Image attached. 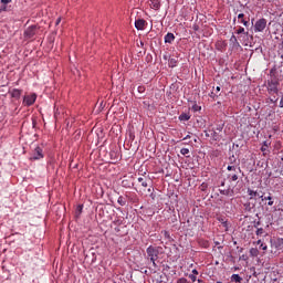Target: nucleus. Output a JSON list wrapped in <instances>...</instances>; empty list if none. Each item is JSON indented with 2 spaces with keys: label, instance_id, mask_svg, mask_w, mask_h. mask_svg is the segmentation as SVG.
Segmentation results:
<instances>
[{
  "label": "nucleus",
  "instance_id": "1",
  "mask_svg": "<svg viewBox=\"0 0 283 283\" xmlns=\"http://www.w3.org/2000/svg\"><path fill=\"white\" fill-rule=\"evenodd\" d=\"M146 253H147L149 260L153 262V265L155 268L158 266L156 264V260H158V255L160 254V251L158 250V248H154L150 245L147 248Z\"/></svg>",
  "mask_w": 283,
  "mask_h": 283
},
{
  "label": "nucleus",
  "instance_id": "50",
  "mask_svg": "<svg viewBox=\"0 0 283 283\" xmlns=\"http://www.w3.org/2000/svg\"><path fill=\"white\" fill-rule=\"evenodd\" d=\"M198 282L200 283V282H202L201 280H198Z\"/></svg>",
  "mask_w": 283,
  "mask_h": 283
},
{
  "label": "nucleus",
  "instance_id": "40",
  "mask_svg": "<svg viewBox=\"0 0 283 283\" xmlns=\"http://www.w3.org/2000/svg\"><path fill=\"white\" fill-rule=\"evenodd\" d=\"M210 96H211V98H218V96H216V95L213 94V92H211Z\"/></svg>",
  "mask_w": 283,
  "mask_h": 283
},
{
  "label": "nucleus",
  "instance_id": "13",
  "mask_svg": "<svg viewBox=\"0 0 283 283\" xmlns=\"http://www.w3.org/2000/svg\"><path fill=\"white\" fill-rule=\"evenodd\" d=\"M176 36L174 35V33H167L165 36V43H174Z\"/></svg>",
  "mask_w": 283,
  "mask_h": 283
},
{
  "label": "nucleus",
  "instance_id": "4",
  "mask_svg": "<svg viewBox=\"0 0 283 283\" xmlns=\"http://www.w3.org/2000/svg\"><path fill=\"white\" fill-rule=\"evenodd\" d=\"M277 85H280L277 80H271L268 83V91L270 92V94H277Z\"/></svg>",
  "mask_w": 283,
  "mask_h": 283
},
{
  "label": "nucleus",
  "instance_id": "27",
  "mask_svg": "<svg viewBox=\"0 0 283 283\" xmlns=\"http://www.w3.org/2000/svg\"><path fill=\"white\" fill-rule=\"evenodd\" d=\"M177 283H189V281L186 277H180L177 280Z\"/></svg>",
  "mask_w": 283,
  "mask_h": 283
},
{
  "label": "nucleus",
  "instance_id": "48",
  "mask_svg": "<svg viewBox=\"0 0 283 283\" xmlns=\"http://www.w3.org/2000/svg\"><path fill=\"white\" fill-rule=\"evenodd\" d=\"M221 187H224V181L221 182Z\"/></svg>",
  "mask_w": 283,
  "mask_h": 283
},
{
  "label": "nucleus",
  "instance_id": "39",
  "mask_svg": "<svg viewBox=\"0 0 283 283\" xmlns=\"http://www.w3.org/2000/svg\"><path fill=\"white\" fill-rule=\"evenodd\" d=\"M231 41H238V38H235V35H232Z\"/></svg>",
  "mask_w": 283,
  "mask_h": 283
},
{
  "label": "nucleus",
  "instance_id": "5",
  "mask_svg": "<svg viewBox=\"0 0 283 283\" xmlns=\"http://www.w3.org/2000/svg\"><path fill=\"white\" fill-rule=\"evenodd\" d=\"M35 102H36V94H31V95L24 96L23 103L28 107H30V105H34Z\"/></svg>",
  "mask_w": 283,
  "mask_h": 283
},
{
  "label": "nucleus",
  "instance_id": "37",
  "mask_svg": "<svg viewBox=\"0 0 283 283\" xmlns=\"http://www.w3.org/2000/svg\"><path fill=\"white\" fill-rule=\"evenodd\" d=\"M279 107H283V97L281 98V101L279 103Z\"/></svg>",
  "mask_w": 283,
  "mask_h": 283
},
{
  "label": "nucleus",
  "instance_id": "16",
  "mask_svg": "<svg viewBox=\"0 0 283 283\" xmlns=\"http://www.w3.org/2000/svg\"><path fill=\"white\" fill-rule=\"evenodd\" d=\"M232 282L242 283V277L239 274H233L231 276Z\"/></svg>",
  "mask_w": 283,
  "mask_h": 283
},
{
  "label": "nucleus",
  "instance_id": "7",
  "mask_svg": "<svg viewBox=\"0 0 283 283\" xmlns=\"http://www.w3.org/2000/svg\"><path fill=\"white\" fill-rule=\"evenodd\" d=\"M271 244L277 251H282V249H283V239L279 238V239L271 240Z\"/></svg>",
  "mask_w": 283,
  "mask_h": 283
},
{
  "label": "nucleus",
  "instance_id": "49",
  "mask_svg": "<svg viewBox=\"0 0 283 283\" xmlns=\"http://www.w3.org/2000/svg\"><path fill=\"white\" fill-rule=\"evenodd\" d=\"M148 191L151 192V188H149Z\"/></svg>",
  "mask_w": 283,
  "mask_h": 283
},
{
  "label": "nucleus",
  "instance_id": "31",
  "mask_svg": "<svg viewBox=\"0 0 283 283\" xmlns=\"http://www.w3.org/2000/svg\"><path fill=\"white\" fill-rule=\"evenodd\" d=\"M137 90H138L139 94L145 93V86H138Z\"/></svg>",
  "mask_w": 283,
  "mask_h": 283
},
{
  "label": "nucleus",
  "instance_id": "43",
  "mask_svg": "<svg viewBox=\"0 0 283 283\" xmlns=\"http://www.w3.org/2000/svg\"><path fill=\"white\" fill-rule=\"evenodd\" d=\"M55 23L59 25V23H61V18H59Z\"/></svg>",
  "mask_w": 283,
  "mask_h": 283
},
{
  "label": "nucleus",
  "instance_id": "14",
  "mask_svg": "<svg viewBox=\"0 0 283 283\" xmlns=\"http://www.w3.org/2000/svg\"><path fill=\"white\" fill-rule=\"evenodd\" d=\"M238 19L241 21V23H243L245 28H249V21L244 20V13H240Z\"/></svg>",
  "mask_w": 283,
  "mask_h": 283
},
{
  "label": "nucleus",
  "instance_id": "2",
  "mask_svg": "<svg viewBox=\"0 0 283 283\" xmlns=\"http://www.w3.org/2000/svg\"><path fill=\"white\" fill-rule=\"evenodd\" d=\"M266 29V19L261 18L254 24V32H264Z\"/></svg>",
  "mask_w": 283,
  "mask_h": 283
},
{
  "label": "nucleus",
  "instance_id": "28",
  "mask_svg": "<svg viewBox=\"0 0 283 283\" xmlns=\"http://www.w3.org/2000/svg\"><path fill=\"white\" fill-rule=\"evenodd\" d=\"M266 149H269V145L264 142V145L261 147V151H266Z\"/></svg>",
  "mask_w": 283,
  "mask_h": 283
},
{
  "label": "nucleus",
  "instance_id": "3",
  "mask_svg": "<svg viewBox=\"0 0 283 283\" xmlns=\"http://www.w3.org/2000/svg\"><path fill=\"white\" fill-rule=\"evenodd\" d=\"M36 32H39V27L36 25H31L24 31V36L25 39H32Z\"/></svg>",
  "mask_w": 283,
  "mask_h": 283
},
{
  "label": "nucleus",
  "instance_id": "12",
  "mask_svg": "<svg viewBox=\"0 0 283 283\" xmlns=\"http://www.w3.org/2000/svg\"><path fill=\"white\" fill-rule=\"evenodd\" d=\"M150 8L154 10H160V0H150Z\"/></svg>",
  "mask_w": 283,
  "mask_h": 283
},
{
  "label": "nucleus",
  "instance_id": "9",
  "mask_svg": "<svg viewBox=\"0 0 283 283\" xmlns=\"http://www.w3.org/2000/svg\"><path fill=\"white\" fill-rule=\"evenodd\" d=\"M145 25H147V21H145L144 19H139L135 22V28L137 30H145Z\"/></svg>",
  "mask_w": 283,
  "mask_h": 283
},
{
  "label": "nucleus",
  "instance_id": "24",
  "mask_svg": "<svg viewBox=\"0 0 283 283\" xmlns=\"http://www.w3.org/2000/svg\"><path fill=\"white\" fill-rule=\"evenodd\" d=\"M228 171L238 172V167H235V166H228Z\"/></svg>",
  "mask_w": 283,
  "mask_h": 283
},
{
  "label": "nucleus",
  "instance_id": "47",
  "mask_svg": "<svg viewBox=\"0 0 283 283\" xmlns=\"http://www.w3.org/2000/svg\"><path fill=\"white\" fill-rule=\"evenodd\" d=\"M216 247L220 245V242H214Z\"/></svg>",
  "mask_w": 283,
  "mask_h": 283
},
{
  "label": "nucleus",
  "instance_id": "46",
  "mask_svg": "<svg viewBox=\"0 0 283 283\" xmlns=\"http://www.w3.org/2000/svg\"><path fill=\"white\" fill-rule=\"evenodd\" d=\"M222 224H224L227 227V222L224 220H222Z\"/></svg>",
  "mask_w": 283,
  "mask_h": 283
},
{
  "label": "nucleus",
  "instance_id": "34",
  "mask_svg": "<svg viewBox=\"0 0 283 283\" xmlns=\"http://www.w3.org/2000/svg\"><path fill=\"white\" fill-rule=\"evenodd\" d=\"M189 277H190V280H191L192 282H196V280H197L196 274H190Z\"/></svg>",
  "mask_w": 283,
  "mask_h": 283
},
{
  "label": "nucleus",
  "instance_id": "30",
  "mask_svg": "<svg viewBox=\"0 0 283 283\" xmlns=\"http://www.w3.org/2000/svg\"><path fill=\"white\" fill-rule=\"evenodd\" d=\"M2 6H8V3H12V0H1Z\"/></svg>",
  "mask_w": 283,
  "mask_h": 283
},
{
  "label": "nucleus",
  "instance_id": "18",
  "mask_svg": "<svg viewBox=\"0 0 283 283\" xmlns=\"http://www.w3.org/2000/svg\"><path fill=\"white\" fill-rule=\"evenodd\" d=\"M248 193H249V196H251V197H250V200H253V198H255V196H260V195L258 193V191H253V190H251V189H248Z\"/></svg>",
  "mask_w": 283,
  "mask_h": 283
},
{
  "label": "nucleus",
  "instance_id": "41",
  "mask_svg": "<svg viewBox=\"0 0 283 283\" xmlns=\"http://www.w3.org/2000/svg\"><path fill=\"white\" fill-rule=\"evenodd\" d=\"M195 112H198V109H200V107L198 105L193 106Z\"/></svg>",
  "mask_w": 283,
  "mask_h": 283
},
{
  "label": "nucleus",
  "instance_id": "36",
  "mask_svg": "<svg viewBox=\"0 0 283 283\" xmlns=\"http://www.w3.org/2000/svg\"><path fill=\"white\" fill-rule=\"evenodd\" d=\"M165 238H169V232L167 230L163 231Z\"/></svg>",
  "mask_w": 283,
  "mask_h": 283
},
{
  "label": "nucleus",
  "instance_id": "20",
  "mask_svg": "<svg viewBox=\"0 0 283 283\" xmlns=\"http://www.w3.org/2000/svg\"><path fill=\"white\" fill-rule=\"evenodd\" d=\"M237 161H238V159L235 158L234 155H232V156L229 157V163H230V165H235Z\"/></svg>",
  "mask_w": 283,
  "mask_h": 283
},
{
  "label": "nucleus",
  "instance_id": "45",
  "mask_svg": "<svg viewBox=\"0 0 283 283\" xmlns=\"http://www.w3.org/2000/svg\"><path fill=\"white\" fill-rule=\"evenodd\" d=\"M256 244H262V240H259V241L256 242Z\"/></svg>",
  "mask_w": 283,
  "mask_h": 283
},
{
  "label": "nucleus",
  "instance_id": "35",
  "mask_svg": "<svg viewBox=\"0 0 283 283\" xmlns=\"http://www.w3.org/2000/svg\"><path fill=\"white\" fill-rule=\"evenodd\" d=\"M260 249H262V251H266L268 247L264 243H261Z\"/></svg>",
  "mask_w": 283,
  "mask_h": 283
},
{
  "label": "nucleus",
  "instance_id": "25",
  "mask_svg": "<svg viewBox=\"0 0 283 283\" xmlns=\"http://www.w3.org/2000/svg\"><path fill=\"white\" fill-rule=\"evenodd\" d=\"M250 253H251V255H253V258L258 256V249L252 248L250 250Z\"/></svg>",
  "mask_w": 283,
  "mask_h": 283
},
{
  "label": "nucleus",
  "instance_id": "11",
  "mask_svg": "<svg viewBox=\"0 0 283 283\" xmlns=\"http://www.w3.org/2000/svg\"><path fill=\"white\" fill-rule=\"evenodd\" d=\"M21 90H19V88H13L11 92H10V94H11V97L12 98H17V99H19V98H21Z\"/></svg>",
  "mask_w": 283,
  "mask_h": 283
},
{
  "label": "nucleus",
  "instance_id": "23",
  "mask_svg": "<svg viewBox=\"0 0 283 283\" xmlns=\"http://www.w3.org/2000/svg\"><path fill=\"white\" fill-rule=\"evenodd\" d=\"M237 34H247V35H249V32L244 33V28L240 27L239 30L237 31Z\"/></svg>",
  "mask_w": 283,
  "mask_h": 283
},
{
  "label": "nucleus",
  "instance_id": "44",
  "mask_svg": "<svg viewBox=\"0 0 283 283\" xmlns=\"http://www.w3.org/2000/svg\"><path fill=\"white\" fill-rule=\"evenodd\" d=\"M189 138H191V136L187 135V136L184 138V140H187V139H189Z\"/></svg>",
  "mask_w": 283,
  "mask_h": 283
},
{
  "label": "nucleus",
  "instance_id": "17",
  "mask_svg": "<svg viewBox=\"0 0 283 283\" xmlns=\"http://www.w3.org/2000/svg\"><path fill=\"white\" fill-rule=\"evenodd\" d=\"M168 65H169V67H176V66L178 65V60H176V59H170V60L168 61Z\"/></svg>",
  "mask_w": 283,
  "mask_h": 283
},
{
  "label": "nucleus",
  "instance_id": "15",
  "mask_svg": "<svg viewBox=\"0 0 283 283\" xmlns=\"http://www.w3.org/2000/svg\"><path fill=\"white\" fill-rule=\"evenodd\" d=\"M260 198L264 201V200H268V206L269 207H273V198L271 197V196H269V197H264V196H260Z\"/></svg>",
  "mask_w": 283,
  "mask_h": 283
},
{
  "label": "nucleus",
  "instance_id": "21",
  "mask_svg": "<svg viewBox=\"0 0 283 283\" xmlns=\"http://www.w3.org/2000/svg\"><path fill=\"white\" fill-rule=\"evenodd\" d=\"M220 86H217L216 88H213L212 94H214V96H220Z\"/></svg>",
  "mask_w": 283,
  "mask_h": 283
},
{
  "label": "nucleus",
  "instance_id": "22",
  "mask_svg": "<svg viewBox=\"0 0 283 283\" xmlns=\"http://www.w3.org/2000/svg\"><path fill=\"white\" fill-rule=\"evenodd\" d=\"M117 202H118V205H120V207H125V198L119 197Z\"/></svg>",
  "mask_w": 283,
  "mask_h": 283
},
{
  "label": "nucleus",
  "instance_id": "33",
  "mask_svg": "<svg viewBox=\"0 0 283 283\" xmlns=\"http://www.w3.org/2000/svg\"><path fill=\"white\" fill-rule=\"evenodd\" d=\"M1 10H2L3 12H8V6H7V4H2Z\"/></svg>",
  "mask_w": 283,
  "mask_h": 283
},
{
  "label": "nucleus",
  "instance_id": "29",
  "mask_svg": "<svg viewBox=\"0 0 283 283\" xmlns=\"http://www.w3.org/2000/svg\"><path fill=\"white\" fill-rule=\"evenodd\" d=\"M263 233H264V229L259 228V229L256 230V235H262Z\"/></svg>",
  "mask_w": 283,
  "mask_h": 283
},
{
  "label": "nucleus",
  "instance_id": "10",
  "mask_svg": "<svg viewBox=\"0 0 283 283\" xmlns=\"http://www.w3.org/2000/svg\"><path fill=\"white\" fill-rule=\"evenodd\" d=\"M138 182H140L142 187L147 188L149 187V178L147 177H139Z\"/></svg>",
  "mask_w": 283,
  "mask_h": 283
},
{
  "label": "nucleus",
  "instance_id": "42",
  "mask_svg": "<svg viewBox=\"0 0 283 283\" xmlns=\"http://www.w3.org/2000/svg\"><path fill=\"white\" fill-rule=\"evenodd\" d=\"M193 275H198V270H192Z\"/></svg>",
  "mask_w": 283,
  "mask_h": 283
},
{
  "label": "nucleus",
  "instance_id": "19",
  "mask_svg": "<svg viewBox=\"0 0 283 283\" xmlns=\"http://www.w3.org/2000/svg\"><path fill=\"white\" fill-rule=\"evenodd\" d=\"M189 118H191V116H189L185 113L179 116V120H189Z\"/></svg>",
  "mask_w": 283,
  "mask_h": 283
},
{
  "label": "nucleus",
  "instance_id": "8",
  "mask_svg": "<svg viewBox=\"0 0 283 283\" xmlns=\"http://www.w3.org/2000/svg\"><path fill=\"white\" fill-rule=\"evenodd\" d=\"M240 171H242V170L240 169V167H238V171H237V172H230V174L228 175V179L230 180V182H235V181H238Z\"/></svg>",
  "mask_w": 283,
  "mask_h": 283
},
{
  "label": "nucleus",
  "instance_id": "32",
  "mask_svg": "<svg viewBox=\"0 0 283 283\" xmlns=\"http://www.w3.org/2000/svg\"><path fill=\"white\" fill-rule=\"evenodd\" d=\"M220 193H221L222 196H229V190H220Z\"/></svg>",
  "mask_w": 283,
  "mask_h": 283
},
{
  "label": "nucleus",
  "instance_id": "26",
  "mask_svg": "<svg viewBox=\"0 0 283 283\" xmlns=\"http://www.w3.org/2000/svg\"><path fill=\"white\" fill-rule=\"evenodd\" d=\"M180 154L182 156H187V154H189V149L188 148H181Z\"/></svg>",
  "mask_w": 283,
  "mask_h": 283
},
{
  "label": "nucleus",
  "instance_id": "38",
  "mask_svg": "<svg viewBox=\"0 0 283 283\" xmlns=\"http://www.w3.org/2000/svg\"><path fill=\"white\" fill-rule=\"evenodd\" d=\"M77 210H78V212L81 213V211H83V206H78V207H77Z\"/></svg>",
  "mask_w": 283,
  "mask_h": 283
},
{
  "label": "nucleus",
  "instance_id": "6",
  "mask_svg": "<svg viewBox=\"0 0 283 283\" xmlns=\"http://www.w3.org/2000/svg\"><path fill=\"white\" fill-rule=\"evenodd\" d=\"M41 158H43V149H41V147H36L31 156V160H41Z\"/></svg>",
  "mask_w": 283,
  "mask_h": 283
}]
</instances>
